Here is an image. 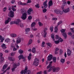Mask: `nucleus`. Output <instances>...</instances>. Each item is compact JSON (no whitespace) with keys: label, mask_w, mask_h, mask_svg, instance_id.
<instances>
[{"label":"nucleus","mask_w":74,"mask_h":74,"mask_svg":"<svg viewBox=\"0 0 74 74\" xmlns=\"http://www.w3.org/2000/svg\"><path fill=\"white\" fill-rule=\"evenodd\" d=\"M74 28H71L70 29L71 30V32L73 33H74Z\"/></svg>","instance_id":"obj_49"},{"label":"nucleus","mask_w":74,"mask_h":74,"mask_svg":"<svg viewBox=\"0 0 74 74\" xmlns=\"http://www.w3.org/2000/svg\"><path fill=\"white\" fill-rule=\"evenodd\" d=\"M56 40H58V39H59V36L58 35H56Z\"/></svg>","instance_id":"obj_59"},{"label":"nucleus","mask_w":74,"mask_h":74,"mask_svg":"<svg viewBox=\"0 0 74 74\" xmlns=\"http://www.w3.org/2000/svg\"><path fill=\"white\" fill-rule=\"evenodd\" d=\"M15 3V1L14 0H12L11 1V3L12 4H14Z\"/></svg>","instance_id":"obj_64"},{"label":"nucleus","mask_w":74,"mask_h":74,"mask_svg":"<svg viewBox=\"0 0 74 74\" xmlns=\"http://www.w3.org/2000/svg\"><path fill=\"white\" fill-rule=\"evenodd\" d=\"M21 42V38L20 37H18L16 40V44H19Z\"/></svg>","instance_id":"obj_10"},{"label":"nucleus","mask_w":74,"mask_h":74,"mask_svg":"<svg viewBox=\"0 0 74 74\" xmlns=\"http://www.w3.org/2000/svg\"><path fill=\"white\" fill-rule=\"evenodd\" d=\"M37 74H42L41 72H39L37 73Z\"/></svg>","instance_id":"obj_63"},{"label":"nucleus","mask_w":74,"mask_h":74,"mask_svg":"<svg viewBox=\"0 0 74 74\" xmlns=\"http://www.w3.org/2000/svg\"><path fill=\"white\" fill-rule=\"evenodd\" d=\"M47 45H48V46H49L50 47H51V46H52V45L50 43H46Z\"/></svg>","instance_id":"obj_42"},{"label":"nucleus","mask_w":74,"mask_h":74,"mask_svg":"<svg viewBox=\"0 0 74 74\" xmlns=\"http://www.w3.org/2000/svg\"><path fill=\"white\" fill-rule=\"evenodd\" d=\"M58 38V40L60 42H63V40L61 38Z\"/></svg>","instance_id":"obj_41"},{"label":"nucleus","mask_w":74,"mask_h":74,"mask_svg":"<svg viewBox=\"0 0 74 74\" xmlns=\"http://www.w3.org/2000/svg\"><path fill=\"white\" fill-rule=\"evenodd\" d=\"M33 42V40L30 39L29 41V42L27 44L28 45H30Z\"/></svg>","instance_id":"obj_24"},{"label":"nucleus","mask_w":74,"mask_h":74,"mask_svg":"<svg viewBox=\"0 0 74 74\" xmlns=\"http://www.w3.org/2000/svg\"><path fill=\"white\" fill-rule=\"evenodd\" d=\"M13 67L14 69H16L17 67V65L16 64H14L13 65Z\"/></svg>","instance_id":"obj_46"},{"label":"nucleus","mask_w":74,"mask_h":74,"mask_svg":"<svg viewBox=\"0 0 74 74\" xmlns=\"http://www.w3.org/2000/svg\"><path fill=\"white\" fill-rule=\"evenodd\" d=\"M1 47L3 49H5L7 47H5V45L4 44H2L1 45Z\"/></svg>","instance_id":"obj_30"},{"label":"nucleus","mask_w":74,"mask_h":74,"mask_svg":"<svg viewBox=\"0 0 74 74\" xmlns=\"http://www.w3.org/2000/svg\"><path fill=\"white\" fill-rule=\"evenodd\" d=\"M71 37L72 39H74V35H73L71 36ZM70 42L71 44H73V45H74V41H73L71 40L70 41Z\"/></svg>","instance_id":"obj_20"},{"label":"nucleus","mask_w":74,"mask_h":74,"mask_svg":"<svg viewBox=\"0 0 74 74\" xmlns=\"http://www.w3.org/2000/svg\"><path fill=\"white\" fill-rule=\"evenodd\" d=\"M53 26H51L50 28V30H51V32H53Z\"/></svg>","instance_id":"obj_40"},{"label":"nucleus","mask_w":74,"mask_h":74,"mask_svg":"<svg viewBox=\"0 0 74 74\" xmlns=\"http://www.w3.org/2000/svg\"><path fill=\"white\" fill-rule=\"evenodd\" d=\"M6 10H7V8L6 7L4 8L3 10V11H4V12H5Z\"/></svg>","instance_id":"obj_55"},{"label":"nucleus","mask_w":74,"mask_h":74,"mask_svg":"<svg viewBox=\"0 0 74 74\" xmlns=\"http://www.w3.org/2000/svg\"><path fill=\"white\" fill-rule=\"evenodd\" d=\"M18 52L20 54H22V53H23V51L20 49L18 50Z\"/></svg>","instance_id":"obj_36"},{"label":"nucleus","mask_w":74,"mask_h":74,"mask_svg":"<svg viewBox=\"0 0 74 74\" xmlns=\"http://www.w3.org/2000/svg\"><path fill=\"white\" fill-rule=\"evenodd\" d=\"M27 57L26 56H25L23 57V56L22 55H21L18 56V58L19 60H21V59H25V58H26Z\"/></svg>","instance_id":"obj_11"},{"label":"nucleus","mask_w":74,"mask_h":74,"mask_svg":"<svg viewBox=\"0 0 74 74\" xmlns=\"http://www.w3.org/2000/svg\"><path fill=\"white\" fill-rule=\"evenodd\" d=\"M32 11H33V9L32 8H29L27 11L28 15H31Z\"/></svg>","instance_id":"obj_9"},{"label":"nucleus","mask_w":74,"mask_h":74,"mask_svg":"<svg viewBox=\"0 0 74 74\" xmlns=\"http://www.w3.org/2000/svg\"><path fill=\"white\" fill-rule=\"evenodd\" d=\"M30 28H26L25 29V34H28V33H29V32L30 30Z\"/></svg>","instance_id":"obj_22"},{"label":"nucleus","mask_w":74,"mask_h":74,"mask_svg":"<svg viewBox=\"0 0 74 74\" xmlns=\"http://www.w3.org/2000/svg\"><path fill=\"white\" fill-rule=\"evenodd\" d=\"M51 37L52 38L53 41H55V39L54 38L55 37L54 36V34H51Z\"/></svg>","instance_id":"obj_31"},{"label":"nucleus","mask_w":74,"mask_h":74,"mask_svg":"<svg viewBox=\"0 0 74 74\" xmlns=\"http://www.w3.org/2000/svg\"><path fill=\"white\" fill-rule=\"evenodd\" d=\"M21 12L22 14L21 18L23 20H25L27 18V12L25 9H21Z\"/></svg>","instance_id":"obj_1"},{"label":"nucleus","mask_w":74,"mask_h":74,"mask_svg":"<svg viewBox=\"0 0 74 74\" xmlns=\"http://www.w3.org/2000/svg\"><path fill=\"white\" fill-rule=\"evenodd\" d=\"M36 25V23L33 22L31 25V26L32 27H33V26H34Z\"/></svg>","instance_id":"obj_33"},{"label":"nucleus","mask_w":74,"mask_h":74,"mask_svg":"<svg viewBox=\"0 0 74 74\" xmlns=\"http://www.w3.org/2000/svg\"><path fill=\"white\" fill-rule=\"evenodd\" d=\"M68 34L69 36H72V34H72V33H71V32H69L68 33Z\"/></svg>","instance_id":"obj_44"},{"label":"nucleus","mask_w":74,"mask_h":74,"mask_svg":"<svg viewBox=\"0 0 74 74\" xmlns=\"http://www.w3.org/2000/svg\"><path fill=\"white\" fill-rule=\"evenodd\" d=\"M53 62L51 61L50 62V64L47 67V69H52V64H51L52 63V62Z\"/></svg>","instance_id":"obj_12"},{"label":"nucleus","mask_w":74,"mask_h":74,"mask_svg":"<svg viewBox=\"0 0 74 74\" xmlns=\"http://www.w3.org/2000/svg\"><path fill=\"white\" fill-rule=\"evenodd\" d=\"M62 53H63V50L61 49L60 50V55H62Z\"/></svg>","instance_id":"obj_50"},{"label":"nucleus","mask_w":74,"mask_h":74,"mask_svg":"<svg viewBox=\"0 0 74 74\" xmlns=\"http://www.w3.org/2000/svg\"><path fill=\"white\" fill-rule=\"evenodd\" d=\"M38 62H39L38 59L37 58H36L33 63V64H34V65H35L36 66H38Z\"/></svg>","instance_id":"obj_7"},{"label":"nucleus","mask_w":74,"mask_h":74,"mask_svg":"<svg viewBox=\"0 0 74 74\" xmlns=\"http://www.w3.org/2000/svg\"><path fill=\"white\" fill-rule=\"evenodd\" d=\"M32 52L34 53H36V48L33 47L32 49Z\"/></svg>","instance_id":"obj_27"},{"label":"nucleus","mask_w":74,"mask_h":74,"mask_svg":"<svg viewBox=\"0 0 74 74\" xmlns=\"http://www.w3.org/2000/svg\"><path fill=\"white\" fill-rule=\"evenodd\" d=\"M32 54L31 53H29V56H28V59L29 60H30V59H31V58H32Z\"/></svg>","instance_id":"obj_28"},{"label":"nucleus","mask_w":74,"mask_h":74,"mask_svg":"<svg viewBox=\"0 0 74 74\" xmlns=\"http://www.w3.org/2000/svg\"><path fill=\"white\" fill-rule=\"evenodd\" d=\"M59 49L58 48H56L55 50V53H56H56H58V52H57V51H59Z\"/></svg>","instance_id":"obj_35"},{"label":"nucleus","mask_w":74,"mask_h":74,"mask_svg":"<svg viewBox=\"0 0 74 74\" xmlns=\"http://www.w3.org/2000/svg\"><path fill=\"white\" fill-rule=\"evenodd\" d=\"M48 30V28H45V29H44V34L43 35L44 37H46V35H47V32H46V30Z\"/></svg>","instance_id":"obj_16"},{"label":"nucleus","mask_w":74,"mask_h":74,"mask_svg":"<svg viewBox=\"0 0 74 74\" xmlns=\"http://www.w3.org/2000/svg\"><path fill=\"white\" fill-rule=\"evenodd\" d=\"M49 8L51 6H52V5H53V3L52 2V1H50L49 2Z\"/></svg>","instance_id":"obj_17"},{"label":"nucleus","mask_w":74,"mask_h":74,"mask_svg":"<svg viewBox=\"0 0 74 74\" xmlns=\"http://www.w3.org/2000/svg\"><path fill=\"white\" fill-rule=\"evenodd\" d=\"M57 19H58V18H52L53 21H57Z\"/></svg>","instance_id":"obj_52"},{"label":"nucleus","mask_w":74,"mask_h":74,"mask_svg":"<svg viewBox=\"0 0 74 74\" xmlns=\"http://www.w3.org/2000/svg\"><path fill=\"white\" fill-rule=\"evenodd\" d=\"M35 7H36L37 8H40V6H39V4H36V5H35Z\"/></svg>","instance_id":"obj_54"},{"label":"nucleus","mask_w":74,"mask_h":74,"mask_svg":"<svg viewBox=\"0 0 74 74\" xmlns=\"http://www.w3.org/2000/svg\"><path fill=\"white\" fill-rule=\"evenodd\" d=\"M62 21H60L58 23V25L56 27H55L54 28L55 29V32L56 33H58V25L62 23Z\"/></svg>","instance_id":"obj_5"},{"label":"nucleus","mask_w":74,"mask_h":74,"mask_svg":"<svg viewBox=\"0 0 74 74\" xmlns=\"http://www.w3.org/2000/svg\"><path fill=\"white\" fill-rule=\"evenodd\" d=\"M66 29H62L60 30V31L62 33H63L62 34V35L64 36L65 38H67V34H66V33L65 32V31H66Z\"/></svg>","instance_id":"obj_4"},{"label":"nucleus","mask_w":74,"mask_h":74,"mask_svg":"<svg viewBox=\"0 0 74 74\" xmlns=\"http://www.w3.org/2000/svg\"><path fill=\"white\" fill-rule=\"evenodd\" d=\"M38 24H39V26H42L43 25V24L42 23L40 22H38Z\"/></svg>","instance_id":"obj_38"},{"label":"nucleus","mask_w":74,"mask_h":74,"mask_svg":"<svg viewBox=\"0 0 74 74\" xmlns=\"http://www.w3.org/2000/svg\"><path fill=\"white\" fill-rule=\"evenodd\" d=\"M67 4V3L66 2H64V3L63 4V5L61 6V8L63 10L64 9V5H66Z\"/></svg>","instance_id":"obj_26"},{"label":"nucleus","mask_w":74,"mask_h":74,"mask_svg":"<svg viewBox=\"0 0 74 74\" xmlns=\"http://www.w3.org/2000/svg\"><path fill=\"white\" fill-rule=\"evenodd\" d=\"M28 19H29V20H31V19H32V17L31 16H28Z\"/></svg>","instance_id":"obj_56"},{"label":"nucleus","mask_w":74,"mask_h":74,"mask_svg":"<svg viewBox=\"0 0 74 74\" xmlns=\"http://www.w3.org/2000/svg\"><path fill=\"white\" fill-rule=\"evenodd\" d=\"M71 51L70 50V49H68L67 51V55L69 56L71 55Z\"/></svg>","instance_id":"obj_15"},{"label":"nucleus","mask_w":74,"mask_h":74,"mask_svg":"<svg viewBox=\"0 0 74 74\" xmlns=\"http://www.w3.org/2000/svg\"><path fill=\"white\" fill-rule=\"evenodd\" d=\"M63 12H61L60 10L59 14H60L61 15H62V14H63Z\"/></svg>","instance_id":"obj_60"},{"label":"nucleus","mask_w":74,"mask_h":74,"mask_svg":"<svg viewBox=\"0 0 74 74\" xmlns=\"http://www.w3.org/2000/svg\"><path fill=\"white\" fill-rule=\"evenodd\" d=\"M7 67V65L6 64L4 65L3 67V69L5 70Z\"/></svg>","instance_id":"obj_34"},{"label":"nucleus","mask_w":74,"mask_h":74,"mask_svg":"<svg viewBox=\"0 0 74 74\" xmlns=\"http://www.w3.org/2000/svg\"><path fill=\"white\" fill-rule=\"evenodd\" d=\"M27 67L26 66L25 67V69L24 70H22L21 72V73L22 74H25L26 73L27 74H30L31 73V71L30 70H28Z\"/></svg>","instance_id":"obj_2"},{"label":"nucleus","mask_w":74,"mask_h":74,"mask_svg":"<svg viewBox=\"0 0 74 74\" xmlns=\"http://www.w3.org/2000/svg\"><path fill=\"white\" fill-rule=\"evenodd\" d=\"M8 60H10V61H12V62H14L15 61V58H12L11 57H9L8 58Z\"/></svg>","instance_id":"obj_19"},{"label":"nucleus","mask_w":74,"mask_h":74,"mask_svg":"<svg viewBox=\"0 0 74 74\" xmlns=\"http://www.w3.org/2000/svg\"><path fill=\"white\" fill-rule=\"evenodd\" d=\"M47 0L45 2H44L43 3V5L44 7L46 8L48 7V5L47 4Z\"/></svg>","instance_id":"obj_13"},{"label":"nucleus","mask_w":74,"mask_h":74,"mask_svg":"<svg viewBox=\"0 0 74 74\" xmlns=\"http://www.w3.org/2000/svg\"><path fill=\"white\" fill-rule=\"evenodd\" d=\"M10 39L8 38L5 40V41L6 42H10Z\"/></svg>","instance_id":"obj_53"},{"label":"nucleus","mask_w":74,"mask_h":74,"mask_svg":"<svg viewBox=\"0 0 74 74\" xmlns=\"http://www.w3.org/2000/svg\"><path fill=\"white\" fill-rule=\"evenodd\" d=\"M8 16L11 18H13L14 17V12L12 10L10 11L8 14Z\"/></svg>","instance_id":"obj_6"},{"label":"nucleus","mask_w":74,"mask_h":74,"mask_svg":"<svg viewBox=\"0 0 74 74\" xmlns=\"http://www.w3.org/2000/svg\"><path fill=\"white\" fill-rule=\"evenodd\" d=\"M8 20L9 21H11V18H10V17H8V20Z\"/></svg>","instance_id":"obj_57"},{"label":"nucleus","mask_w":74,"mask_h":74,"mask_svg":"<svg viewBox=\"0 0 74 74\" xmlns=\"http://www.w3.org/2000/svg\"><path fill=\"white\" fill-rule=\"evenodd\" d=\"M18 4L19 5H27V3H22V2L19 1L18 2Z\"/></svg>","instance_id":"obj_23"},{"label":"nucleus","mask_w":74,"mask_h":74,"mask_svg":"<svg viewBox=\"0 0 74 74\" xmlns=\"http://www.w3.org/2000/svg\"><path fill=\"white\" fill-rule=\"evenodd\" d=\"M53 58V56L52 55L50 54L48 56V59L49 60H51Z\"/></svg>","instance_id":"obj_18"},{"label":"nucleus","mask_w":74,"mask_h":74,"mask_svg":"<svg viewBox=\"0 0 74 74\" xmlns=\"http://www.w3.org/2000/svg\"><path fill=\"white\" fill-rule=\"evenodd\" d=\"M21 23V20L19 19H17L16 21L13 22H11L10 23V25L12 24H16V25H19Z\"/></svg>","instance_id":"obj_3"},{"label":"nucleus","mask_w":74,"mask_h":74,"mask_svg":"<svg viewBox=\"0 0 74 74\" xmlns=\"http://www.w3.org/2000/svg\"><path fill=\"white\" fill-rule=\"evenodd\" d=\"M0 40H1V41H0L1 42H3V40H4V38H1Z\"/></svg>","instance_id":"obj_51"},{"label":"nucleus","mask_w":74,"mask_h":74,"mask_svg":"<svg viewBox=\"0 0 74 74\" xmlns=\"http://www.w3.org/2000/svg\"><path fill=\"white\" fill-rule=\"evenodd\" d=\"M60 41L59 40H56L54 41V42L56 44H58L59 43Z\"/></svg>","instance_id":"obj_39"},{"label":"nucleus","mask_w":74,"mask_h":74,"mask_svg":"<svg viewBox=\"0 0 74 74\" xmlns=\"http://www.w3.org/2000/svg\"><path fill=\"white\" fill-rule=\"evenodd\" d=\"M54 12L57 14H59L60 10L59 9H56L54 10Z\"/></svg>","instance_id":"obj_25"},{"label":"nucleus","mask_w":74,"mask_h":74,"mask_svg":"<svg viewBox=\"0 0 74 74\" xmlns=\"http://www.w3.org/2000/svg\"><path fill=\"white\" fill-rule=\"evenodd\" d=\"M9 22H10V21L7 20L5 21V25H7V24H8Z\"/></svg>","instance_id":"obj_37"},{"label":"nucleus","mask_w":74,"mask_h":74,"mask_svg":"<svg viewBox=\"0 0 74 74\" xmlns=\"http://www.w3.org/2000/svg\"><path fill=\"white\" fill-rule=\"evenodd\" d=\"M65 61V60L64 59H61L60 62H61V63H64V62Z\"/></svg>","instance_id":"obj_43"},{"label":"nucleus","mask_w":74,"mask_h":74,"mask_svg":"<svg viewBox=\"0 0 74 74\" xmlns=\"http://www.w3.org/2000/svg\"><path fill=\"white\" fill-rule=\"evenodd\" d=\"M52 69H53V72H58L59 71L60 68L59 67L55 68V66H52Z\"/></svg>","instance_id":"obj_8"},{"label":"nucleus","mask_w":74,"mask_h":74,"mask_svg":"<svg viewBox=\"0 0 74 74\" xmlns=\"http://www.w3.org/2000/svg\"><path fill=\"white\" fill-rule=\"evenodd\" d=\"M47 9L45 8L42 11L44 13H45V12H47Z\"/></svg>","instance_id":"obj_47"},{"label":"nucleus","mask_w":74,"mask_h":74,"mask_svg":"<svg viewBox=\"0 0 74 74\" xmlns=\"http://www.w3.org/2000/svg\"><path fill=\"white\" fill-rule=\"evenodd\" d=\"M15 52H14L13 53H11V56H14V55H15Z\"/></svg>","instance_id":"obj_58"},{"label":"nucleus","mask_w":74,"mask_h":74,"mask_svg":"<svg viewBox=\"0 0 74 74\" xmlns=\"http://www.w3.org/2000/svg\"><path fill=\"white\" fill-rule=\"evenodd\" d=\"M62 12H64V13L69 12H70V8H68L63 10Z\"/></svg>","instance_id":"obj_14"},{"label":"nucleus","mask_w":74,"mask_h":74,"mask_svg":"<svg viewBox=\"0 0 74 74\" xmlns=\"http://www.w3.org/2000/svg\"><path fill=\"white\" fill-rule=\"evenodd\" d=\"M16 50V48L14 47L13 50V51H15Z\"/></svg>","instance_id":"obj_62"},{"label":"nucleus","mask_w":74,"mask_h":74,"mask_svg":"<svg viewBox=\"0 0 74 74\" xmlns=\"http://www.w3.org/2000/svg\"><path fill=\"white\" fill-rule=\"evenodd\" d=\"M12 10H13V11H16V9H15V8H14V7H13V6H12Z\"/></svg>","instance_id":"obj_45"},{"label":"nucleus","mask_w":74,"mask_h":74,"mask_svg":"<svg viewBox=\"0 0 74 74\" xmlns=\"http://www.w3.org/2000/svg\"><path fill=\"white\" fill-rule=\"evenodd\" d=\"M21 23V22L20 24L19 25H20V26L21 27H23L24 26V25L22 23Z\"/></svg>","instance_id":"obj_29"},{"label":"nucleus","mask_w":74,"mask_h":74,"mask_svg":"<svg viewBox=\"0 0 74 74\" xmlns=\"http://www.w3.org/2000/svg\"><path fill=\"white\" fill-rule=\"evenodd\" d=\"M44 44H45V42H43L42 44V47H44Z\"/></svg>","instance_id":"obj_48"},{"label":"nucleus","mask_w":74,"mask_h":74,"mask_svg":"<svg viewBox=\"0 0 74 74\" xmlns=\"http://www.w3.org/2000/svg\"><path fill=\"white\" fill-rule=\"evenodd\" d=\"M31 3V0H28L27 1V3Z\"/></svg>","instance_id":"obj_61"},{"label":"nucleus","mask_w":74,"mask_h":74,"mask_svg":"<svg viewBox=\"0 0 74 74\" xmlns=\"http://www.w3.org/2000/svg\"><path fill=\"white\" fill-rule=\"evenodd\" d=\"M10 36L12 37H16L17 36V35L15 34H10Z\"/></svg>","instance_id":"obj_21"},{"label":"nucleus","mask_w":74,"mask_h":74,"mask_svg":"<svg viewBox=\"0 0 74 74\" xmlns=\"http://www.w3.org/2000/svg\"><path fill=\"white\" fill-rule=\"evenodd\" d=\"M53 60L54 63H56V57H53Z\"/></svg>","instance_id":"obj_32"}]
</instances>
